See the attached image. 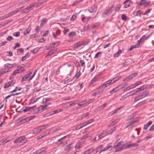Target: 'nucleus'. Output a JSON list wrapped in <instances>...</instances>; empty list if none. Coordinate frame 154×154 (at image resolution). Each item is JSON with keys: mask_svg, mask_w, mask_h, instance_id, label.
Returning a JSON list of instances; mask_svg holds the SVG:
<instances>
[{"mask_svg": "<svg viewBox=\"0 0 154 154\" xmlns=\"http://www.w3.org/2000/svg\"><path fill=\"white\" fill-rule=\"evenodd\" d=\"M114 9L115 7L113 5L106 9L103 13V16L104 17H106L111 14H114L115 13Z\"/></svg>", "mask_w": 154, "mask_h": 154, "instance_id": "obj_1", "label": "nucleus"}, {"mask_svg": "<svg viewBox=\"0 0 154 154\" xmlns=\"http://www.w3.org/2000/svg\"><path fill=\"white\" fill-rule=\"evenodd\" d=\"M51 103H49L47 105L40 106L39 107L35 109V112H42L45 110H47L51 108V106H48Z\"/></svg>", "mask_w": 154, "mask_h": 154, "instance_id": "obj_2", "label": "nucleus"}, {"mask_svg": "<svg viewBox=\"0 0 154 154\" xmlns=\"http://www.w3.org/2000/svg\"><path fill=\"white\" fill-rule=\"evenodd\" d=\"M26 137L24 136H21L15 140L14 142L15 143L19 144L20 146L26 142L27 140H25Z\"/></svg>", "mask_w": 154, "mask_h": 154, "instance_id": "obj_3", "label": "nucleus"}, {"mask_svg": "<svg viewBox=\"0 0 154 154\" xmlns=\"http://www.w3.org/2000/svg\"><path fill=\"white\" fill-rule=\"evenodd\" d=\"M49 126V125L48 124H47L38 128H35L33 130V133L34 134H37L40 133L45 129L48 128Z\"/></svg>", "mask_w": 154, "mask_h": 154, "instance_id": "obj_4", "label": "nucleus"}, {"mask_svg": "<svg viewBox=\"0 0 154 154\" xmlns=\"http://www.w3.org/2000/svg\"><path fill=\"white\" fill-rule=\"evenodd\" d=\"M16 65V64L15 63L13 64L7 63L6 64L5 66V71L7 72H10L12 68Z\"/></svg>", "mask_w": 154, "mask_h": 154, "instance_id": "obj_5", "label": "nucleus"}, {"mask_svg": "<svg viewBox=\"0 0 154 154\" xmlns=\"http://www.w3.org/2000/svg\"><path fill=\"white\" fill-rule=\"evenodd\" d=\"M146 96L145 93H143L142 94H140L136 97L134 99V102H137L139 100L142 99Z\"/></svg>", "mask_w": 154, "mask_h": 154, "instance_id": "obj_6", "label": "nucleus"}, {"mask_svg": "<svg viewBox=\"0 0 154 154\" xmlns=\"http://www.w3.org/2000/svg\"><path fill=\"white\" fill-rule=\"evenodd\" d=\"M137 74V73H134L130 75L128 77L124 79L123 81V82H125V81H128L129 80H130L132 79L134 77L136 76Z\"/></svg>", "mask_w": 154, "mask_h": 154, "instance_id": "obj_7", "label": "nucleus"}, {"mask_svg": "<svg viewBox=\"0 0 154 154\" xmlns=\"http://www.w3.org/2000/svg\"><path fill=\"white\" fill-rule=\"evenodd\" d=\"M121 142H119L117 145L114 146V148H116V151H119L124 149L121 145Z\"/></svg>", "mask_w": 154, "mask_h": 154, "instance_id": "obj_8", "label": "nucleus"}, {"mask_svg": "<svg viewBox=\"0 0 154 154\" xmlns=\"http://www.w3.org/2000/svg\"><path fill=\"white\" fill-rule=\"evenodd\" d=\"M112 147L110 144H109L107 146L102 149L100 152V153L102 152L106 151L107 150L111 151L112 150Z\"/></svg>", "mask_w": 154, "mask_h": 154, "instance_id": "obj_9", "label": "nucleus"}, {"mask_svg": "<svg viewBox=\"0 0 154 154\" xmlns=\"http://www.w3.org/2000/svg\"><path fill=\"white\" fill-rule=\"evenodd\" d=\"M67 67L69 68L67 69L68 70H70V73L68 74L67 75V78L71 75V72H73L74 69V66L71 65V64H68L67 65Z\"/></svg>", "mask_w": 154, "mask_h": 154, "instance_id": "obj_10", "label": "nucleus"}, {"mask_svg": "<svg viewBox=\"0 0 154 154\" xmlns=\"http://www.w3.org/2000/svg\"><path fill=\"white\" fill-rule=\"evenodd\" d=\"M92 100H90L87 102L84 101L81 102L80 103H78V105L80 106H85L91 103L92 101Z\"/></svg>", "mask_w": 154, "mask_h": 154, "instance_id": "obj_11", "label": "nucleus"}, {"mask_svg": "<svg viewBox=\"0 0 154 154\" xmlns=\"http://www.w3.org/2000/svg\"><path fill=\"white\" fill-rule=\"evenodd\" d=\"M46 147H43L40 149L38 150L36 152V154H45V150L46 149Z\"/></svg>", "mask_w": 154, "mask_h": 154, "instance_id": "obj_12", "label": "nucleus"}, {"mask_svg": "<svg viewBox=\"0 0 154 154\" xmlns=\"http://www.w3.org/2000/svg\"><path fill=\"white\" fill-rule=\"evenodd\" d=\"M34 6L35 5L34 4L30 5L24 9V11L25 12H28L29 11L32 10Z\"/></svg>", "mask_w": 154, "mask_h": 154, "instance_id": "obj_13", "label": "nucleus"}, {"mask_svg": "<svg viewBox=\"0 0 154 154\" xmlns=\"http://www.w3.org/2000/svg\"><path fill=\"white\" fill-rule=\"evenodd\" d=\"M131 1L130 0H126L124 3V8H126L129 7L131 4Z\"/></svg>", "mask_w": 154, "mask_h": 154, "instance_id": "obj_14", "label": "nucleus"}, {"mask_svg": "<svg viewBox=\"0 0 154 154\" xmlns=\"http://www.w3.org/2000/svg\"><path fill=\"white\" fill-rule=\"evenodd\" d=\"M36 107V105L34 106L31 107H26L23 109V111L24 112H26L29 111L31 109H32Z\"/></svg>", "mask_w": 154, "mask_h": 154, "instance_id": "obj_15", "label": "nucleus"}, {"mask_svg": "<svg viewBox=\"0 0 154 154\" xmlns=\"http://www.w3.org/2000/svg\"><path fill=\"white\" fill-rule=\"evenodd\" d=\"M99 79V75L95 76L90 82V84H92L93 83L97 82Z\"/></svg>", "mask_w": 154, "mask_h": 154, "instance_id": "obj_16", "label": "nucleus"}, {"mask_svg": "<svg viewBox=\"0 0 154 154\" xmlns=\"http://www.w3.org/2000/svg\"><path fill=\"white\" fill-rule=\"evenodd\" d=\"M120 87V86H117V87L113 89H112V90H111L110 91V93L112 94L113 93L115 92L116 91L118 90H119L120 89H122L124 87V86H123V87H121V88H119Z\"/></svg>", "mask_w": 154, "mask_h": 154, "instance_id": "obj_17", "label": "nucleus"}, {"mask_svg": "<svg viewBox=\"0 0 154 154\" xmlns=\"http://www.w3.org/2000/svg\"><path fill=\"white\" fill-rule=\"evenodd\" d=\"M145 36L144 35L140 38V40H138V44L137 45L139 46L140 43L143 42L145 39H147L149 38V37H148L146 38H145Z\"/></svg>", "mask_w": 154, "mask_h": 154, "instance_id": "obj_18", "label": "nucleus"}, {"mask_svg": "<svg viewBox=\"0 0 154 154\" xmlns=\"http://www.w3.org/2000/svg\"><path fill=\"white\" fill-rule=\"evenodd\" d=\"M97 9V6L94 5L91 6V8L88 9L89 11L91 12H95Z\"/></svg>", "mask_w": 154, "mask_h": 154, "instance_id": "obj_19", "label": "nucleus"}, {"mask_svg": "<svg viewBox=\"0 0 154 154\" xmlns=\"http://www.w3.org/2000/svg\"><path fill=\"white\" fill-rule=\"evenodd\" d=\"M73 143H70V144L68 145H67L66 146H65L64 148V150L66 151H68L69 150H70L72 149V144Z\"/></svg>", "mask_w": 154, "mask_h": 154, "instance_id": "obj_20", "label": "nucleus"}, {"mask_svg": "<svg viewBox=\"0 0 154 154\" xmlns=\"http://www.w3.org/2000/svg\"><path fill=\"white\" fill-rule=\"evenodd\" d=\"M52 100V98H44L43 99L42 103H45L47 102L50 101Z\"/></svg>", "mask_w": 154, "mask_h": 154, "instance_id": "obj_21", "label": "nucleus"}, {"mask_svg": "<svg viewBox=\"0 0 154 154\" xmlns=\"http://www.w3.org/2000/svg\"><path fill=\"white\" fill-rule=\"evenodd\" d=\"M83 145V143L82 142H79L77 143L75 147L76 149H79L81 148Z\"/></svg>", "mask_w": 154, "mask_h": 154, "instance_id": "obj_22", "label": "nucleus"}, {"mask_svg": "<svg viewBox=\"0 0 154 154\" xmlns=\"http://www.w3.org/2000/svg\"><path fill=\"white\" fill-rule=\"evenodd\" d=\"M85 43V42L84 41H81V42H77L76 44H75V48H78L80 46L84 45Z\"/></svg>", "mask_w": 154, "mask_h": 154, "instance_id": "obj_23", "label": "nucleus"}, {"mask_svg": "<svg viewBox=\"0 0 154 154\" xmlns=\"http://www.w3.org/2000/svg\"><path fill=\"white\" fill-rule=\"evenodd\" d=\"M94 151L93 149H91L83 152L81 154H91Z\"/></svg>", "mask_w": 154, "mask_h": 154, "instance_id": "obj_24", "label": "nucleus"}, {"mask_svg": "<svg viewBox=\"0 0 154 154\" xmlns=\"http://www.w3.org/2000/svg\"><path fill=\"white\" fill-rule=\"evenodd\" d=\"M91 18V17H84L82 19V20L83 22H88Z\"/></svg>", "mask_w": 154, "mask_h": 154, "instance_id": "obj_25", "label": "nucleus"}, {"mask_svg": "<svg viewBox=\"0 0 154 154\" xmlns=\"http://www.w3.org/2000/svg\"><path fill=\"white\" fill-rule=\"evenodd\" d=\"M113 83H112V81L110 80H109L108 81L104 83L106 88L109 86L111 85Z\"/></svg>", "mask_w": 154, "mask_h": 154, "instance_id": "obj_26", "label": "nucleus"}, {"mask_svg": "<svg viewBox=\"0 0 154 154\" xmlns=\"http://www.w3.org/2000/svg\"><path fill=\"white\" fill-rule=\"evenodd\" d=\"M60 44V42L58 41L55 43H53L50 45V47L51 48H55L57 46Z\"/></svg>", "mask_w": 154, "mask_h": 154, "instance_id": "obj_27", "label": "nucleus"}, {"mask_svg": "<svg viewBox=\"0 0 154 154\" xmlns=\"http://www.w3.org/2000/svg\"><path fill=\"white\" fill-rule=\"evenodd\" d=\"M122 53V51L120 49L117 52L114 54V57L115 58L118 57Z\"/></svg>", "mask_w": 154, "mask_h": 154, "instance_id": "obj_28", "label": "nucleus"}, {"mask_svg": "<svg viewBox=\"0 0 154 154\" xmlns=\"http://www.w3.org/2000/svg\"><path fill=\"white\" fill-rule=\"evenodd\" d=\"M141 82H138L134 84L131 85L130 86H131V88L132 89L140 85L141 84Z\"/></svg>", "mask_w": 154, "mask_h": 154, "instance_id": "obj_29", "label": "nucleus"}, {"mask_svg": "<svg viewBox=\"0 0 154 154\" xmlns=\"http://www.w3.org/2000/svg\"><path fill=\"white\" fill-rule=\"evenodd\" d=\"M31 29V27H29L27 29H26L24 31V35H27L29 33Z\"/></svg>", "mask_w": 154, "mask_h": 154, "instance_id": "obj_30", "label": "nucleus"}, {"mask_svg": "<svg viewBox=\"0 0 154 154\" xmlns=\"http://www.w3.org/2000/svg\"><path fill=\"white\" fill-rule=\"evenodd\" d=\"M17 68V69L20 73L21 72L24 70V68L20 66H18Z\"/></svg>", "mask_w": 154, "mask_h": 154, "instance_id": "obj_31", "label": "nucleus"}, {"mask_svg": "<svg viewBox=\"0 0 154 154\" xmlns=\"http://www.w3.org/2000/svg\"><path fill=\"white\" fill-rule=\"evenodd\" d=\"M144 90V88L143 86H142L141 87H140L137 88L136 89H135V92H136V93L139 92L140 91H143Z\"/></svg>", "mask_w": 154, "mask_h": 154, "instance_id": "obj_32", "label": "nucleus"}, {"mask_svg": "<svg viewBox=\"0 0 154 154\" xmlns=\"http://www.w3.org/2000/svg\"><path fill=\"white\" fill-rule=\"evenodd\" d=\"M121 77L120 76H117L110 80L112 81V83L113 84V83H115L116 82L118 81L119 79Z\"/></svg>", "mask_w": 154, "mask_h": 154, "instance_id": "obj_33", "label": "nucleus"}, {"mask_svg": "<svg viewBox=\"0 0 154 154\" xmlns=\"http://www.w3.org/2000/svg\"><path fill=\"white\" fill-rule=\"evenodd\" d=\"M62 110L61 109H58L55 110L51 112H50V115H53L60 112Z\"/></svg>", "mask_w": 154, "mask_h": 154, "instance_id": "obj_34", "label": "nucleus"}, {"mask_svg": "<svg viewBox=\"0 0 154 154\" xmlns=\"http://www.w3.org/2000/svg\"><path fill=\"white\" fill-rule=\"evenodd\" d=\"M29 52H27L26 53L25 55L22 58V60L24 61L27 58L29 57Z\"/></svg>", "mask_w": 154, "mask_h": 154, "instance_id": "obj_35", "label": "nucleus"}, {"mask_svg": "<svg viewBox=\"0 0 154 154\" xmlns=\"http://www.w3.org/2000/svg\"><path fill=\"white\" fill-rule=\"evenodd\" d=\"M89 29V26L88 25H87L86 26H85L83 28L81 29V31L82 32L87 31Z\"/></svg>", "mask_w": 154, "mask_h": 154, "instance_id": "obj_36", "label": "nucleus"}, {"mask_svg": "<svg viewBox=\"0 0 154 154\" xmlns=\"http://www.w3.org/2000/svg\"><path fill=\"white\" fill-rule=\"evenodd\" d=\"M97 90H98V92L96 93L97 94H99L103 92L104 90L103 89L101 88L100 86L97 88Z\"/></svg>", "mask_w": 154, "mask_h": 154, "instance_id": "obj_37", "label": "nucleus"}, {"mask_svg": "<svg viewBox=\"0 0 154 154\" xmlns=\"http://www.w3.org/2000/svg\"><path fill=\"white\" fill-rule=\"evenodd\" d=\"M12 83V82H7L4 85V88H8L10 86Z\"/></svg>", "mask_w": 154, "mask_h": 154, "instance_id": "obj_38", "label": "nucleus"}, {"mask_svg": "<svg viewBox=\"0 0 154 154\" xmlns=\"http://www.w3.org/2000/svg\"><path fill=\"white\" fill-rule=\"evenodd\" d=\"M73 79V78L72 79H67V80H66L64 82V83L65 84L71 83L72 82Z\"/></svg>", "mask_w": 154, "mask_h": 154, "instance_id": "obj_39", "label": "nucleus"}, {"mask_svg": "<svg viewBox=\"0 0 154 154\" xmlns=\"http://www.w3.org/2000/svg\"><path fill=\"white\" fill-rule=\"evenodd\" d=\"M76 34L75 32H72L70 33L69 34V36L70 38H72L75 36Z\"/></svg>", "mask_w": 154, "mask_h": 154, "instance_id": "obj_40", "label": "nucleus"}, {"mask_svg": "<svg viewBox=\"0 0 154 154\" xmlns=\"http://www.w3.org/2000/svg\"><path fill=\"white\" fill-rule=\"evenodd\" d=\"M57 51V50L55 49H54L50 51H49V52L48 53V56H50L52 54H54L56 51Z\"/></svg>", "mask_w": 154, "mask_h": 154, "instance_id": "obj_41", "label": "nucleus"}, {"mask_svg": "<svg viewBox=\"0 0 154 154\" xmlns=\"http://www.w3.org/2000/svg\"><path fill=\"white\" fill-rule=\"evenodd\" d=\"M80 75V71L77 72L75 75L74 77V78H75L76 79H78V78L79 77Z\"/></svg>", "mask_w": 154, "mask_h": 154, "instance_id": "obj_42", "label": "nucleus"}, {"mask_svg": "<svg viewBox=\"0 0 154 154\" xmlns=\"http://www.w3.org/2000/svg\"><path fill=\"white\" fill-rule=\"evenodd\" d=\"M120 109V108H119L117 109H116L115 110H114L112 111L110 114H109V115H110V116H111L112 115H113V114H115V113L117 112Z\"/></svg>", "mask_w": 154, "mask_h": 154, "instance_id": "obj_43", "label": "nucleus"}, {"mask_svg": "<svg viewBox=\"0 0 154 154\" xmlns=\"http://www.w3.org/2000/svg\"><path fill=\"white\" fill-rule=\"evenodd\" d=\"M121 18L122 20L126 21L127 20V17L125 14L122 15L121 16Z\"/></svg>", "mask_w": 154, "mask_h": 154, "instance_id": "obj_44", "label": "nucleus"}, {"mask_svg": "<svg viewBox=\"0 0 154 154\" xmlns=\"http://www.w3.org/2000/svg\"><path fill=\"white\" fill-rule=\"evenodd\" d=\"M29 76V75H28V74H26L22 77V81H25Z\"/></svg>", "mask_w": 154, "mask_h": 154, "instance_id": "obj_45", "label": "nucleus"}, {"mask_svg": "<svg viewBox=\"0 0 154 154\" xmlns=\"http://www.w3.org/2000/svg\"><path fill=\"white\" fill-rule=\"evenodd\" d=\"M138 145L137 143H133V144H130L129 145H128L127 146V147L128 148H131V147L135 146H137Z\"/></svg>", "mask_w": 154, "mask_h": 154, "instance_id": "obj_46", "label": "nucleus"}, {"mask_svg": "<svg viewBox=\"0 0 154 154\" xmlns=\"http://www.w3.org/2000/svg\"><path fill=\"white\" fill-rule=\"evenodd\" d=\"M87 125V123L86 122H84V123L82 124L81 125H80L78 127L79 129L81 128H82V127H83Z\"/></svg>", "mask_w": 154, "mask_h": 154, "instance_id": "obj_47", "label": "nucleus"}, {"mask_svg": "<svg viewBox=\"0 0 154 154\" xmlns=\"http://www.w3.org/2000/svg\"><path fill=\"white\" fill-rule=\"evenodd\" d=\"M87 125V123L86 122H84V123L82 124L81 125H80L78 127L79 129L81 128H82V127H83Z\"/></svg>", "mask_w": 154, "mask_h": 154, "instance_id": "obj_48", "label": "nucleus"}, {"mask_svg": "<svg viewBox=\"0 0 154 154\" xmlns=\"http://www.w3.org/2000/svg\"><path fill=\"white\" fill-rule=\"evenodd\" d=\"M47 20L46 18L44 19L41 23V26H43L45 23L47 21Z\"/></svg>", "mask_w": 154, "mask_h": 154, "instance_id": "obj_49", "label": "nucleus"}, {"mask_svg": "<svg viewBox=\"0 0 154 154\" xmlns=\"http://www.w3.org/2000/svg\"><path fill=\"white\" fill-rule=\"evenodd\" d=\"M80 63L82 67H85V63L84 60H80Z\"/></svg>", "mask_w": 154, "mask_h": 154, "instance_id": "obj_50", "label": "nucleus"}, {"mask_svg": "<svg viewBox=\"0 0 154 154\" xmlns=\"http://www.w3.org/2000/svg\"><path fill=\"white\" fill-rule=\"evenodd\" d=\"M21 88L20 87L18 88L17 87H16L12 91H11V93H13L14 92H16L17 91H20L21 90Z\"/></svg>", "mask_w": 154, "mask_h": 154, "instance_id": "obj_51", "label": "nucleus"}, {"mask_svg": "<svg viewBox=\"0 0 154 154\" xmlns=\"http://www.w3.org/2000/svg\"><path fill=\"white\" fill-rule=\"evenodd\" d=\"M104 133H103V132L100 134L98 136V140H99L102 138H103V137H105V135H104Z\"/></svg>", "mask_w": 154, "mask_h": 154, "instance_id": "obj_52", "label": "nucleus"}, {"mask_svg": "<svg viewBox=\"0 0 154 154\" xmlns=\"http://www.w3.org/2000/svg\"><path fill=\"white\" fill-rule=\"evenodd\" d=\"M121 7V6L119 4H118L116 5V8L115 7V12L116 11H118L120 9V8Z\"/></svg>", "mask_w": 154, "mask_h": 154, "instance_id": "obj_53", "label": "nucleus"}, {"mask_svg": "<svg viewBox=\"0 0 154 154\" xmlns=\"http://www.w3.org/2000/svg\"><path fill=\"white\" fill-rule=\"evenodd\" d=\"M13 35L15 37H18L20 35V32H15L13 33Z\"/></svg>", "mask_w": 154, "mask_h": 154, "instance_id": "obj_54", "label": "nucleus"}, {"mask_svg": "<svg viewBox=\"0 0 154 154\" xmlns=\"http://www.w3.org/2000/svg\"><path fill=\"white\" fill-rule=\"evenodd\" d=\"M67 137H68V136H64V137L61 138L59 139L58 140V142L59 143L60 142V143H59V144H60L61 143H62V142L61 141V140H63V139L66 138Z\"/></svg>", "mask_w": 154, "mask_h": 154, "instance_id": "obj_55", "label": "nucleus"}, {"mask_svg": "<svg viewBox=\"0 0 154 154\" xmlns=\"http://www.w3.org/2000/svg\"><path fill=\"white\" fill-rule=\"evenodd\" d=\"M40 48L39 47L36 48H35L33 51V53L34 54L36 53L39 50Z\"/></svg>", "mask_w": 154, "mask_h": 154, "instance_id": "obj_56", "label": "nucleus"}, {"mask_svg": "<svg viewBox=\"0 0 154 154\" xmlns=\"http://www.w3.org/2000/svg\"><path fill=\"white\" fill-rule=\"evenodd\" d=\"M15 76L16 75L13 72L9 77V79L10 80L13 79L15 77Z\"/></svg>", "mask_w": 154, "mask_h": 154, "instance_id": "obj_57", "label": "nucleus"}, {"mask_svg": "<svg viewBox=\"0 0 154 154\" xmlns=\"http://www.w3.org/2000/svg\"><path fill=\"white\" fill-rule=\"evenodd\" d=\"M69 16H68L66 17V18H63V17L61 18L60 20L61 21H64L69 19Z\"/></svg>", "mask_w": 154, "mask_h": 154, "instance_id": "obj_58", "label": "nucleus"}, {"mask_svg": "<svg viewBox=\"0 0 154 154\" xmlns=\"http://www.w3.org/2000/svg\"><path fill=\"white\" fill-rule=\"evenodd\" d=\"M35 117V116H29V117H27V120L29 121H30L31 120L33 119Z\"/></svg>", "mask_w": 154, "mask_h": 154, "instance_id": "obj_59", "label": "nucleus"}, {"mask_svg": "<svg viewBox=\"0 0 154 154\" xmlns=\"http://www.w3.org/2000/svg\"><path fill=\"white\" fill-rule=\"evenodd\" d=\"M17 11H14L13 12L11 13H10L9 14H8V16H7V17H9V16H10L11 15H12L13 14H16V13H17Z\"/></svg>", "mask_w": 154, "mask_h": 154, "instance_id": "obj_60", "label": "nucleus"}, {"mask_svg": "<svg viewBox=\"0 0 154 154\" xmlns=\"http://www.w3.org/2000/svg\"><path fill=\"white\" fill-rule=\"evenodd\" d=\"M76 15L75 14H74L71 17L70 20L73 21L76 19Z\"/></svg>", "mask_w": 154, "mask_h": 154, "instance_id": "obj_61", "label": "nucleus"}, {"mask_svg": "<svg viewBox=\"0 0 154 154\" xmlns=\"http://www.w3.org/2000/svg\"><path fill=\"white\" fill-rule=\"evenodd\" d=\"M135 90H134L130 92V94L131 96H133L136 94V92H135Z\"/></svg>", "mask_w": 154, "mask_h": 154, "instance_id": "obj_62", "label": "nucleus"}, {"mask_svg": "<svg viewBox=\"0 0 154 154\" xmlns=\"http://www.w3.org/2000/svg\"><path fill=\"white\" fill-rule=\"evenodd\" d=\"M145 103V101H142L139 103L137 105V106H141L143 104Z\"/></svg>", "mask_w": 154, "mask_h": 154, "instance_id": "obj_63", "label": "nucleus"}, {"mask_svg": "<svg viewBox=\"0 0 154 154\" xmlns=\"http://www.w3.org/2000/svg\"><path fill=\"white\" fill-rule=\"evenodd\" d=\"M69 31V29L67 28L64 29L63 30V33L66 34L67 32Z\"/></svg>", "mask_w": 154, "mask_h": 154, "instance_id": "obj_64", "label": "nucleus"}]
</instances>
